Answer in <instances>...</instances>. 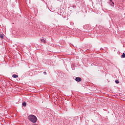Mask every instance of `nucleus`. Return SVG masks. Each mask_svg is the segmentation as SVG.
Here are the masks:
<instances>
[{
  "mask_svg": "<svg viewBox=\"0 0 125 125\" xmlns=\"http://www.w3.org/2000/svg\"><path fill=\"white\" fill-rule=\"evenodd\" d=\"M26 105H27V104L26 103V102H22V106H24V107H26Z\"/></svg>",
  "mask_w": 125,
  "mask_h": 125,
  "instance_id": "39448f33",
  "label": "nucleus"
},
{
  "mask_svg": "<svg viewBox=\"0 0 125 125\" xmlns=\"http://www.w3.org/2000/svg\"><path fill=\"white\" fill-rule=\"evenodd\" d=\"M29 121L33 123V124H36L37 123V117L34 115H30L28 117Z\"/></svg>",
  "mask_w": 125,
  "mask_h": 125,
  "instance_id": "f257e3e1",
  "label": "nucleus"
},
{
  "mask_svg": "<svg viewBox=\"0 0 125 125\" xmlns=\"http://www.w3.org/2000/svg\"><path fill=\"white\" fill-rule=\"evenodd\" d=\"M95 65H94V63H93L92 64H91V66H94Z\"/></svg>",
  "mask_w": 125,
  "mask_h": 125,
  "instance_id": "9b49d317",
  "label": "nucleus"
},
{
  "mask_svg": "<svg viewBox=\"0 0 125 125\" xmlns=\"http://www.w3.org/2000/svg\"><path fill=\"white\" fill-rule=\"evenodd\" d=\"M43 74H44V75H46V72H44Z\"/></svg>",
  "mask_w": 125,
  "mask_h": 125,
  "instance_id": "9d476101",
  "label": "nucleus"
},
{
  "mask_svg": "<svg viewBox=\"0 0 125 125\" xmlns=\"http://www.w3.org/2000/svg\"><path fill=\"white\" fill-rule=\"evenodd\" d=\"M115 83H120V82H119V80H115Z\"/></svg>",
  "mask_w": 125,
  "mask_h": 125,
  "instance_id": "1a4fd4ad",
  "label": "nucleus"
},
{
  "mask_svg": "<svg viewBox=\"0 0 125 125\" xmlns=\"http://www.w3.org/2000/svg\"><path fill=\"white\" fill-rule=\"evenodd\" d=\"M41 42H43V43H45V40L44 39H41Z\"/></svg>",
  "mask_w": 125,
  "mask_h": 125,
  "instance_id": "0eeeda50",
  "label": "nucleus"
},
{
  "mask_svg": "<svg viewBox=\"0 0 125 125\" xmlns=\"http://www.w3.org/2000/svg\"><path fill=\"white\" fill-rule=\"evenodd\" d=\"M0 39H3V38H4L3 35V34H0Z\"/></svg>",
  "mask_w": 125,
  "mask_h": 125,
  "instance_id": "6e6552de",
  "label": "nucleus"
},
{
  "mask_svg": "<svg viewBox=\"0 0 125 125\" xmlns=\"http://www.w3.org/2000/svg\"><path fill=\"white\" fill-rule=\"evenodd\" d=\"M109 4L111 6H114V3L112 1V0H110Z\"/></svg>",
  "mask_w": 125,
  "mask_h": 125,
  "instance_id": "7ed1b4c3",
  "label": "nucleus"
},
{
  "mask_svg": "<svg viewBox=\"0 0 125 125\" xmlns=\"http://www.w3.org/2000/svg\"><path fill=\"white\" fill-rule=\"evenodd\" d=\"M75 81L78 82H82V79L80 77H76Z\"/></svg>",
  "mask_w": 125,
  "mask_h": 125,
  "instance_id": "f03ea898",
  "label": "nucleus"
},
{
  "mask_svg": "<svg viewBox=\"0 0 125 125\" xmlns=\"http://www.w3.org/2000/svg\"><path fill=\"white\" fill-rule=\"evenodd\" d=\"M12 77L14 79H16V78H18V76L16 74H14L13 75Z\"/></svg>",
  "mask_w": 125,
  "mask_h": 125,
  "instance_id": "20e7f679",
  "label": "nucleus"
},
{
  "mask_svg": "<svg viewBox=\"0 0 125 125\" xmlns=\"http://www.w3.org/2000/svg\"><path fill=\"white\" fill-rule=\"evenodd\" d=\"M121 57H122V58H125V53H123L122 55L121 56Z\"/></svg>",
  "mask_w": 125,
  "mask_h": 125,
  "instance_id": "423d86ee",
  "label": "nucleus"
}]
</instances>
